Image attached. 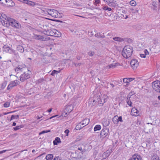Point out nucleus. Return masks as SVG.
Returning a JSON list of instances; mask_svg holds the SVG:
<instances>
[{"label":"nucleus","mask_w":160,"mask_h":160,"mask_svg":"<svg viewBox=\"0 0 160 160\" xmlns=\"http://www.w3.org/2000/svg\"><path fill=\"white\" fill-rule=\"evenodd\" d=\"M133 52V47L129 45L124 47L122 52L123 56L126 58L130 57Z\"/></svg>","instance_id":"nucleus-1"},{"label":"nucleus","mask_w":160,"mask_h":160,"mask_svg":"<svg viewBox=\"0 0 160 160\" xmlns=\"http://www.w3.org/2000/svg\"><path fill=\"white\" fill-rule=\"evenodd\" d=\"M152 87L153 89L156 92H160V81H156L152 83Z\"/></svg>","instance_id":"nucleus-2"},{"label":"nucleus","mask_w":160,"mask_h":160,"mask_svg":"<svg viewBox=\"0 0 160 160\" xmlns=\"http://www.w3.org/2000/svg\"><path fill=\"white\" fill-rule=\"evenodd\" d=\"M10 18L9 17H7L5 14L3 13L1 15L0 17L1 22L3 25L6 26L8 23V21L9 20V18Z\"/></svg>","instance_id":"nucleus-3"},{"label":"nucleus","mask_w":160,"mask_h":160,"mask_svg":"<svg viewBox=\"0 0 160 160\" xmlns=\"http://www.w3.org/2000/svg\"><path fill=\"white\" fill-rule=\"evenodd\" d=\"M31 77V75L28 73L24 72L20 76V80L21 82H23L25 80L29 79Z\"/></svg>","instance_id":"nucleus-4"},{"label":"nucleus","mask_w":160,"mask_h":160,"mask_svg":"<svg viewBox=\"0 0 160 160\" xmlns=\"http://www.w3.org/2000/svg\"><path fill=\"white\" fill-rule=\"evenodd\" d=\"M109 132V130L108 128H107L106 127H105L103 129L101 130V133H100V136L101 137H102L103 138L106 137L108 135Z\"/></svg>","instance_id":"nucleus-5"},{"label":"nucleus","mask_w":160,"mask_h":160,"mask_svg":"<svg viewBox=\"0 0 160 160\" xmlns=\"http://www.w3.org/2000/svg\"><path fill=\"white\" fill-rule=\"evenodd\" d=\"M112 152V148H109L108 150L104 152L102 154V156L103 158L102 160H104V159H105L106 158L108 157L110 155Z\"/></svg>","instance_id":"nucleus-6"},{"label":"nucleus","mask_w":160,"mask_h":160,"mask_svg":"<svg viewBox=\"0 0 160 160\" xmlns=\"http://www.w3.org/2000/svg\"><path fill=\"white\" fill-rule=\"evenodd\" d=\"M139 62L136 59H133L130 62V65L133 69L137 68L138 66Z\"/></svg>","instance_id":"nucleus-7"},{"label":"nucleus","mask_w":160,"mask_h":160,"mask_svg":"<svg viewBox=\"0 0 160 160\" xmlns=\"http://www.w3.org/2000/svg\"><path fill=\"white\" fill-rule=\"evenodd\" d=\"M9 20H8V23H7L6 26L7 27H9L10 25L14 27L15 23H16V20L15 19L10 18H9Z\"/></svg>","instance_id":"nucleus-8"},{"label":"nucleus","mask_w":160,"mask_h":160,"mask_svg":"<svg viewBox=\"0 0 160 160\" xmlns=\"http://www.w3.org/2000/svg\"><path fill=\"white\" fill-rule=\"evenodd\" d=\"M52 34L50 35V36H54L56 37H60L61 36V33L57 31L56 29L53 30L52 31H51L50 32Z\"/></svg>","instance_id":"nucleus-9"},{"label":"nucleus","mask_w":160,"mask_h":160,"mask_svg":"<svg viewBox=\"0 0 160 160\" xmlns=\"http://www.w3.org/2000/svg\"><path fill=\"white\" fill-rule=\"evenodd\" d=\"M5 6L7 7H11L15 6L14 2L12 0H6Z\"/></svg>","instance_id":"nucleus-10"},{"label":"nucleus","mask_w":160,"mask_h":160,"mask_svg":"<svg viewBox=\"0 0 160 160\" xmlns=\"http://www.w3.org/2000/svg\"><path fill=\"white\" fill-rule=\"evenodd\" d=\"M52 12L50 14V15L52 16V17H53L55 18H58L59 17L58 14V12L57 10L54 9L52 10Z\"/></svg>","instance_id":"nucleus-11"},{"label":"nucleus","mask_w":160,"mask_h":160,"mask_svg":"<svg viewBox=\"0 0 160 160\" xmlns=\"http://www.w3.org/2000/svg\"><path fill=\"white\" fill-rule=\"evenodd\" d=\"M98 98H99V95L98 96L97 95H94V96L93 97V102L92 104V105L94 106L96 103L98 102Z\"/></svg>","instance_id":"nucleus-12"},{"label":"nucleus","mask_w":160,"mask_h":160,"mask_svg":"<svg viewBox=\"0 0 160 160\" xmlns=\"http://www.w3.org/2000/svg\"><path fill=\"white\" fill-rule=\"evenodd\" d=\"M61 142L60 138L59 137H56L55 139L53 141V144L54 145H57L58 143Z\"/></svg>","instance_id":"nucleus-13"},{"label":"nucleus","mask_w":160,"mask_h":160,"mask_svg":"<svg viewBox=\"0 0 160 160\" xmlns=\"http://www.w3.org/2000/svg\"><path fill=\"white\" fill-rule=\"evenodd\" d=\"M73 106L72 105H69L66 106V110L68 112H71L73 109Z\"/></svg>","instance_id":"nucleus-14"},{"label":"nucleus","mask_w":160,"mask_h":160,"mask_svg":"<svg viewBox=\"0 0 160 160\" xmlns=\"http://www.w3.org/2000/svg\"><path fill=\"white\" fill-rule=\"evenodd\" d=\"M89 122V119L88 118H85L82 121V125H83L85 124V125L83 127L88 124Z\"/></svg>","instance_id":"nucleus-15"},{"label":"nucleus","mask_w":160,"mask_h":160,"mask_svg":"<svg viewBox=\"0 0 160 160\" xmlns=\"http://www.w3.org/2000/svg\"><path fill=\"white\" fill-rule=\"evenodd\" d=\"M46 81L45 79L43 78L38 79L37 81V83L38 84H42Z\"/></svg>","instance_id":"nucleus-16"},{"label":"nucleus","mask_w":160,"mask_h":160,"mask_svg":"<svg viewBox=\"0 0 160 160\" xmlns=\"http://www.w3.org/2000/svg\"><path fill=\"white\" fill-rule=\"evenodd\" d=\"M17 50L20 52H23L24 51L23 47L21 45H18L17 47Z\"/></svg>","instance_id":"nucleus-17"},{"label":"nucleus","mask_w":160,"mask_h":160,"mask_svg":"<svg viewBox=\"0 0 160 160\" xmlns=\"http://www.w3.org/2000/svg\"><path fill=\"white\" fill-rule=\"evenodd\" d=\"M34 38L36 39L43 40L44 39V36H41L40 35L34 34Z\"/></svg>","instance_id":"nucleus-18"},{"label":"nucleus","mask_w":160,"mask_h":160,"mask_svg":"<svg viewBox=\"0 0 160 160\" xmlns=\"http://www.w3.org/2000/svg\"><path fill=\"white\" fill-rule=\"evenodd\" d=\"M152 105L155 107H158V105L160 104L159 102L157 100L152 101Z\"/></svg>","instance_id":"nucleus-19"},{"label":"nucleus","mask_w":160,"mask_h":160,"mask_svg":"<svg viewBox=\"0 0 160 160\" xmlns=\"http://www.w3.org/2000/svg\"><path fill=\"white\" fill-rule=\"evenodd\" d=\"M113 39L114 40L118 42H122L124 41V39L121 38L119 37H116L113 38Z\"/></svg>","instance_id":"nucleus-20"},{"label":"nucleus","mask_w":160,"mask_h":160,"mask_svg":"<svg viewBox=\"0 0 160 160\" xmlns=\"http://www.w3.org/2000/svg\"><path fill=\"white\" fill-rule=\"evenodd\" d=\"M112 121L114 124H117L118 123V116L116 115L112 118Z\"/></svg>","instance_id":"nucleus-21"},{"label":"nucleus","mask_w":160,"mask_h":160,"mask_svg":"<svg viewBox=\"0 0 160 160\" xmlns=\"http://www.w3.org/2000/svg\"><path fill=\"white\" fill-rule=\"evenodd\" d=\"M26 4L32 7H34L36 5V3L35 2L31 1L28 0Z\"/></svg>","instance_id":"nucleus-22"},{"label":"nucleus","mask_w":160,"mask_h":160,"mask_svg":"<svg viewBox=\"0 0 160 160\" xmlns=\"http://www.w3.org/2000/svg\"><path fill=\"white\" fill-rule=\"evenodd\" d=\"M19 81L17 80H15L14 81L11 82L10 83L12 85V86L13 87L17 86L18 84Z\"/></svg>","instance_id":"nucleus-23"},{"label":"nucleus","mask_w":160,"mask_h":160,"mask_svg":"<svg viewBox=\"0 0 160 160\" xmlns=\"http://www.w3.org/2000/svg\"><path fill=\"white\" fill-rule=\"evenodd\" d=\"M101 128V127L100 125H96L94 128V130L95 132H96L97 131L100 130Z\"/></svg>","instance_id":"nucleus-24"},{"label":"nucleus","mask_w":160,"mask_h":160,"mask_svg":"<svg viewBox=\"0 0 160 160\" xmlns=\"http://www.w3.org/2000/svg\"><path fill=\"white\" fill-rule=\"evenodd\" d=\"M53 157V155L52 154H48L47 155L45 158L47 160H51Z\"/></svg>","instance_id":"nucleus-25"},{"label":"nucleus","mask_w":160,"mask_h":160,"mask_svg":"<svg viewBox=\"0 0 160 160\" xmlns=\"http://www.w3.org/2000/svg\"><path fill=\"white\" fill-rule=\"evenodd\" d=\"M9 53L11 54H13L16 57L18 56V53L17 52H16L15 50L12 49H11V50H10Z\"/></svg>","instance_id":"nucleus-26"},{"label":"nucleus","mask_w":160,"mask_h":160,"mask_svg":"<svg viewBox=\"0 0 160 160\" xmlns=\"http://www.w3.org/2000/svg\"><path fill=\"white\" fill-rule=\"evenodd\" d=\"M152 160H160L159 157L156 154H154L151 158Z\"/></svg>","instance_id":"nucleus-27"},{"label":"nucleus","mask_w":160,"mask_h":160,"mask_svg":"<svg viewBox=\"0 0 160 160\" xmlns=\"http://www.w3.org/2000/svg\"><path fill=\"white\" fill-rule=\"evenodd\" d=\"M3 48L4 49V51L6 52H8L9 51L10 52V50H11V49L9 47H8L6 45L3 46Z\"/></svg>","instance_id":"nucleus-28"},{"label":"nucleus","mask_w":160,"mask_h":160,"mask_svg":"<svg viewBox=\"0 0 160 160\" xmlns=\"http://www.w3.org/2000/svg\"><path fill=\"white\" fill-rule=\"evenodd\" d=\"M132 112L134 113H136V114H135V116H137L138 115L137 114L138 113L139 111L135 107L132 109Z\"/></svg>","instance_id":"nucleus-29"},{"label":"nucleus","mask_w":160,"mask_h":160,"mask_svg":"<svg viewBox=\"0 0 160 160\" xmlns=\"http://www.w3.org/2000/svg\"><path fill=\"white\" fill-rule=\"evenodd\" d=\"M98 105L101 104V105L102 106L103 104V103H102V98H101L100 97V95H99V98H98Z\"/></svg>","instance_id":"nucleus-30"},{"label":"nucleus","mask_w":160,"mask_h":160,"mask_svg":"<svg viewBox=\"0 0 160 160\" xmlns=\"http://www.w3.org/2000/svg\"><path fill=\"white\" fill-rule=\"evenodd\" d=\"M23 127V125H19V126H16V127H14L13 128V129L14 131H17L18 130H19L21 128H22Z\"/></svg>","instance_id":"nucleus-31"},{"label":"nucleus","mask_w":160,"mask_h":160,"mask_svg":"<svg viewBox=\"0 0 160 160\" xmlns=\"http://www.w3.org/2000/svg\"><path fill=\"white\" fill-rule=\"evenodd\" d=\"M19 116L18 115H12L10 119V121H11L12 120L14 119H18L19 118Z\"/></svg>","instance_id":"nucleus-32"},{"label":"nucleus","mask_w":160,"mask_h":160,"mask_svg":"<svg viewBox=\"0 0 160 160\" xmlns=\"http://www.w3.org/2000/svg\"><path fill=\"white\" fill-rule=\"evenodd\" d=\"M7 82L6 81H4L2 84L1 88L2 89H4L6 86Z\"/></svg>","instance_id":"nucleus-33"},{"label":"nucleus","mask_w":160,"mask_h":160,"mask_svg":"<svg viewBox=\"0 0 160 160\" xmlns=\"http://www.w3.org/2000/svg\"><path fill=\"white\" fill-rule=\"evenodd\" d=\"M21 24L16 21V23H15L14 26V27L17 28H21Z\"/></svg>","instance_id":"nucleus-34"},{"label":"nucleus","mask_w":160,"mask_h":160,"mask_svg":"<svg viewBox=\"0 0 160 160\" xmlns=\"http://www.w3.org/2000/svg\"><path fill=\"white\" fill-rule=\"evenodd\" d=\"M108 98V97L105 95H103V97H102V99L103 101V102H102V103H103V104L107 101V99Z\"/></svg>","instance_id":"nucleus-35"},{"label":"nucleus","mask_w":160,"mask_h":160,"mask_svg":"<svg viewBox=\"0 0 160 160\" xmlns=\"http://www.w3.org/2000/svg\"><path fill=\"white\" fill-rule=\"evenodd\" d=\"M119 64L118 63H115L114 64H111L108 65L109 68H115Z\"/></svg>","instance_id":"nucleus-36"},{"label":"nucleus","mask_w":160,"mask_h":160,"mask_svg":"<svg viewBox=\"0 0 160 160\" xmlns=\"http://www.w3.org/2000/svg\"><path fill=\"white\" fill-rule=\"evenodd\" d=\"M102 8L104 10H108V11H111L112 10V9L111 8L108 7L107 6H104Z\"/></svg>","instance_id":"nucleus-37"},{"label":"nucleus","mask_w":160,"mask_h":160,"mask_svg":"<svg viewBox=\"0 0 160 160\" xmlns=\"http://www.w3.org/2000/svg\"><path fill=\"white\" fill-rule=\"evenodd\" d=\"M130 4L132 6H135L136 5V2L134 0H131L130 2Z\"/></svg>","instance_id":"nucleus-38"},{"label":"nucleus","mask_w":160,"mask_h":160,"mask_svg":"<svg viewBox=\"0 0 160 160\" xmlns=\"http://www.w3.org/2000/svg\"><path fill=\"white\" fill-rule=\"evenodd\" d=\"M100 0H94L93 1V4L94 5L97 6L100 3Z\"/></svg>","instance_id":"nucleus-39"},{"label":"nucleus","mask_w":160,"mask_h":160,"mask_svg":"<svg viewBox=\"0 0 160 160\" xmlns=\"http://www.w3.org/2000/svg\"><path fill=\"white\" fill-rule=\"evenodd\" d=\"M105 121L103 122V124H104V126H105L106 127L109 125L110 123L109 121H107V120H104Z\"/></svg>","instance_id":"nucleus-40"},{"label":"nucleus","mask_w":160,"mask_h":160,"mask_svg":"<svg viewBox=\"0 0 160 160\" xmlns=\"http://www.w3.org/2000/svg\"><path fill=\"white\" fill-rule=\"evenodd\" d=\"M70 51V50H68L67 51H65L64 52H62V53L63 54H64L65 55H66V56H69L71 55L69 53Z\"/></svg>","instance_id":"nucleus-41"},{"label":"nucleus","mask_w":160,"mask_h":160,"mask_svg":"<svg viewBox=\"0 0 160 160\" xmlns=\"http://www.w3.org/2000/svg\"><path fill=\"white\" fill-rule=\"evenodd\" d=\"M135 94V93H133L131 95L128 94L126 98V100H128L129 101H130L131 100L130 99V98H131V97L133 95H134Z\"/></svg>","instance_id":"nucleus-42"},{"label":"nucleus","mask_w":160,"mask_h":160,"mask_svg":"<svg viewBox=\"0 0 160 160\" xmlns=\"http://www.w3.org/2000/svg\"><path fill=\"white\" fill-rule=\"evenodd\" d=\"M10 105V102H6L3 104V106L5 108H8L9 107Z\"/></svg>","instance_id":"nucleus-43"},{"label":"nucleus","mask_w":160,"mask_h":160,"mask_svg":"<svg viewBox=\"0 0 160 160\" xmlns=\"http://www.w3.org/2000/svg\"><path fill=\"white\" fill-rule=\"evenodd\" d=\"M58 72H59L58 71L54 70L52 72L51 74L52 76H54L55 74H57Z\"/></svg>","instance_id":"nucleus-44"},{"label":"nucleus","mask_w":160,"mask_h":160,"mask_svg":"<svg viewBox=\"0 0 160 160\" xmlns=\"http://www.w3.org/2000/svg\"><path fill=\"white\" fill-rule=\"evenodd\" d=\"M104 1L106 2L108 4H111L113 3V0H103Z\"/></svg>","instance_id":"nucleus-45"},{"label":"nucleus","mask_w":160,"mask_h":160,"mask_svg":"<svg viewBox=\"0 0 160 160\" xmlns=\"http://www.w3.org/2000/svg\"><path fill=\"white\" fill-rule=\"evenodd\" d=\"M128 78H124L123 79V81L124 83H129V82Z\"/></svg>","instance_id":"nucleus-46"},{"label":"nucleus","mask_w":160,"mask_h":160,"mask_svg":"<svg viewBox=\"0 0 160 160\" xmlns=\"http://www.w3.org/2000/svg\"><path fill=\"white\" fill-rule=\"evenodd\" d=\"M102 35V32L97 33L95 35V37L98 38H101Z\"/></svg>","instance_id":"nucleus-47"},{"label":"nucleus","mask_w":160,"mask_h":160,"mask_svg":"<svg viewBox=\"0 0 160 160\" xmlns=\"http://www.w3.org/2000/svg\"><path fill=\"white\" fill-rule=\"evenodd\" d=\"M6 0H1L0 1V3L2 4L3 6H5Z\"/></svg>","instance_id":"nucleus-48"},{"label":"nucleus","mask_w":160,"mask_h":160,"mask_svg":"<svg viewBox=\"0 0 160 160\" xmlns=\"http://www.w3.org/2000/svg\"><path fill=\"white\" fill-rule=\"evenodd\" d=\"M83 127H81L80 125L78 124L76 125L75 128L77 130H80Z\"/></svg>","instance_id":"nucleus-49"},{"label":"nucleus","mask_w":160,"mask_h":160,"mask_svg":"<svg viewBox=\"0 0 160 160\" xmlns=\"http://www.w3.org/2000/svg\"><path fill=\"white\" fill-rule=\"evenodd\" d=\"M128 104L130 107H132V103L131 101L126 100Z\"/></svg>","instance_id":"nucleus-50"},{"label":"nucleus","mask_w":160,"mask_h":160,"mask_svg":"<svg viewBox=\"0 0 160 160\" xmlns=\"http://www.w3.org/2000/svg\"><path fill=\"white\" fill-rule=\"evenodd\" d=\"M118 122H123V120H122V117L121 116L118 117Z\"/></svg>","instance_id":"nucleus-51"},{"label":"nucleus","mask_w":160,"mask_h":160,"mask_svg":"<svg viewBox=\"0 0 160 160\" xmlns=\"http://www.w3.org/2000/svg\"><path fill=\"white\" fill-rule=\"evenodd\" d=\"M51 20L53 21L65 23V22H63L62 21L59 20H57V19H51Z\"/></svg>","instance_id":"nucleus-52"},{"label":"nucleus","mask_w":160,"mask_h":160,"mask_svg":"<svg viewBox=\"0 0 160 160\" xmlns=\"http://www.w3.org/2000/svg\"><path fill=\"white\" fill-rule=\"evenodd\" d=\"M53 10V9H48L47 10V12L48 13V14L50 15V14L52 12V10Z\"/></svg>","instance_id":"nucleus-53"},{"label":"nucleus","mask_w":160,"mask_h":160,"mask_svg":"<svg viewBox=\"0 0 160 160\" xmlns=\"http://www.w3.org/2000/svg\"><path fill=\"white\" fill-rule=\"evenodd\" d=\"M94 54V52H93L90 51L88 53V55L90 56H93Z\"/></svg>","instance_id":"nucleus-54"},{"label":"nucleus","mask_w":160,"mask_h":160,"mask_svg":"<svg viewBox=\"0 0 160 160\" xmlns=\"http://www.w3.org/2000/svg\"><path fill=\"white\" fill-rule=\"evenodd\" d=\"M12 87H13L12 86V85L10 83L7 87V90H9L10 89L12 88Z\"/></svg>","instance_id":"nucleus-55"},{"label":"nucleus","mask_w":160,"mask_h":160,"mask_svg":"<svg viewBox=\"0 0 160 160\" xmlns=\"http://www.w3.org/2000/svg\"><path fill=\"white\" fill-rule=\"evenodd\" d=\"M28 0H18V1L25 4L27 3V1Z\"/></svg>","instance_id":"nucleus-56"},{"label":"nucleus","mask_w":160,"mask_h":160,"mask_svg":"<svg viewBox=\"0 0 160 160\" xmlns=\"http://www.w3.org/2000/svg\"><path fill=\"white\" fill-rule=\"evenodd\" d=\"M69 130H68V129H66L65 131L64 132L66 134V136H68V133H69Z\"/></svg>","instance_id":"nucleus-57"},{"label":"nucleus","mask_w":160,"mask_h":160,"mask_svg":"<svg viewBox=\"0 0 160 160\" xmlns=\"http://www.w3.org/2000/svg\"><path fill=\"white\" fill-rule=\"evenodd\" d=\"M144 52L145 54H146V56L147 55L149 54V52L147 49H145L144 51Z\"/></svg>","instance_id":"nucleus-58"},{"label":"nucleus","mask_w":160,"mask_h":160,"mask_svg":"<svg viewBox=\"0 0 160 160\" xmlns=\"http://www.w3.org/2000/svg\"><path fill=\"white\" fill-rule=\"evenodd\" d=\"M22 69V68H20V67H17L15 69V71L16 72H18L19 70H21Z\"/></svg>","instance_id":"nucleus-59"},{"label":"nucleus","mask_w":160,"mask_h":160,"mask_svg":"<svg viewBox=\"0 0 160 160\" xmlns=\"http://www.w3.org/2000/svg\"><path fill=\"white\" fill-rule=\"evenodd\" d=\"M140 55L141 58H145L146 57V54H140Z\"/></svg>","instance_id":"nucleus-60"},{"label":"nucleus","mask_w":160,"mask_h":160,"mask_svg":"<svg viewBox=\"0 0 160 160\" xmlns=\"http://www.w3.org/2000/svg\"><path fill=\"white\" fill-rule=\"evenodd\" d=\"M53 160H61L60 158L59 157H55Z\"/></svg>","instance_id":"nucleus-61"},{"label":"nucleus","mask_w":160,"mask_h":160,"mask_svg":"<svg viewBox=\"0 0 160 160\" xmlns=\"http://www.w3.org/2000/svg\"><path fill=\"white\" fill-rule=\"evenodd\" d=\"M46 133V130H43L39 133V135L44 134V133Z\"/></svg>","instance_id":"nucleus-62"},{"label":"nucleus","mask_w":160,"mask_h":160,"mask_svg":"<svg viewBox=\"0 0 160 160\" xmlns=\"http://www.w3.org/2000/svg\"><path fill=\"white\" fill-rule=\"evenodd\" d=\"M78 149L80 150V151H81V152H82V153L83 154V152H84V150H82V147H79V148H78Z\"/></svg>","instance_id":"nucleus-63"},{"label":"nucleus","mask_w":160,"mask_h":160,"mask_svg":"<svg viewBox=\"0 0 160 160\" xmlns=\"http://www.w3.org/2000/svg\"><path fill=\"white\" fill-rule=\"evenodd\" d=\"M7 150H3L2 151H0V154L5 152Z\"/></svg>","instance_id":"nucleus-64"}]
</instances>
